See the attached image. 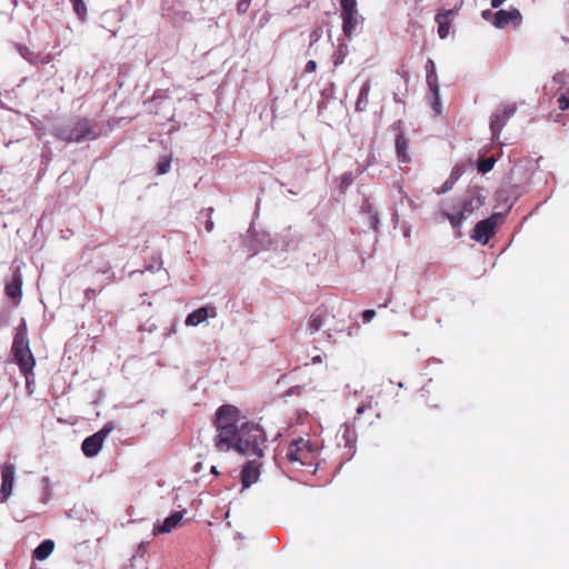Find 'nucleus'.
<instances>
[{"label": "nucleus", "instance_id": "nucleus-14", "mask_svg": "<svg viewBox=\"0 0 569 569\" xmlns=\"http://www.w3.org/2000/svg\"><path fill=\"white\" fill-rule=\"evenodd\" d=\"M216 316H217L216 307L204 306V307H201L188 315V317L186 319V326L196 327V326L202 323L203 321H206L209 317L213 318Z\"/></svg>", "mask_w": 569, "mask_h": 569}, {"label": "nucleus", "instance_id": "nucleus-12", "mask_svg": "<svg viewBox=\"0 0 569 569\" xmlns=\"http://www.w3.org/2000/svg\"><path fill=\"white\" fill-rule=\"evenodd\" d=\"M552 81L560 84L557 89V103L559 109L565 111L569 108V76L565 73H557L553 76Z\"/></svg>", "mask_w": 569, "mask_h": 569}, {"label": "nucleus", "instance_id": "nucleus-38", "mask_svg": "<svg viewBox=\"0 0 569 569\" xmlns=\"http://www.w3.org/2000/svg\"><path fill=\"white\" fill-rule=\"evenodd\" d=\"M201 468H202V465H201L200 462H198V463L193 467V469H194V471H196V472H199V471L201 470Z\"/></svg>", "mask_w": 569, "mask_h": 569}, {"label": "nucleus", "instance_id": "nucleus-33", "mask_svg": "<svg viewBox=\"0 0 569 569\" xmlns=\"http://www.w3.org/2000/svg\"><path fill=\"white\" fill-rule=\"evenodd\" d=\"M481 16L487 21L492 22V20H495V12H492L491 10H483Z\"/></svg>", "mask_w": 569, "mask_h": 569}, {"label": "nucleus", "instance_id": "nucleus-8", "mask_svg": "<svg viewBox=\"0 0 569 569\" xmlns=\"http://www.w3.org/2000/svg\"><path fill=\"white\" fill-rule=\"evenodd\" d=\"M143 276V282L151 291H158L164 288L169 281V272L162 267V263L157 266H149L146 270L140 272Z\"/></svg>", "mask_w": 569, "mask_h": 569}, {"label": "nucleus", "instance_id": "nucleus-10", "mask_svg": "<svg viewBox=\"0 0 569 569\" xmlns=\"http://www.w3.org/2000/svg\"><path fill=\"white\" fill-rule=\"evenodd\" d=\"M516 113L515 104H506L501 110H498L491 116L490 120V131L492 134V140L497 141L499 139L500 132L507 121Z\"/></svg>", "mask_w": 569, "mask_h": 569}, {"label": "nucleus", "instance_id": "nucleus-26", "mask_svg": "<svg viewBox=\"0 0 569 569\" xmlns=\"http://www.w3.org/2000/svg\"><path fill=\"white\" fill-rule=\"evenodd\" d=\"M76 13L82 18L87 13V7L83 0H70Z\"/></svg>", "mask_w": 569, "mask_h": 569}, {"label": "nucleus", "instance_id": "nucleus-32", "mask_svg": "<svg viewBox=\"0 0 569 569\" xmlns=\"http://www.w3.org/2000/svg\"><path fill=\"white\" fill-rule=\"evenodd\" d=\"M317 70V62L315 60H310L307 62L305 71L306 72H315Z\"/></svg>", "mask_w": 569, "mask_h": 569}, {"label": "nucleus", "instance_id": "nucleus-35", "mask_svg": "<svg viewBox=\"0 0 569 569\" xmlns=\"http://www.w3.org/2000/svg\"><path fill=\"white\" fill-rule=\"evenodd\" d=\"M84 296L88 300H91L92 298L96 297V290L92 289V288H88L86 291H84Z\"/></svg>", "mask_w": 569, "mask_h": 569}, {"label": "nucleus", "instance_id": "nucleus-7", "mask_svg": "<svg viewBox=\"0 0 569 569\" xmlns=\"http://www.w3.org/2000/svg\"><path fill=\"white\" fill-rule=\"evenodd\" d=\"M114 422H107L98 432L87 437L81 446L82 452L86 457H94L101 450L102 445L109 433L114 430Z\"/></svg>", "mask_w": 569, "mask_h": 569}, {"label": "nucleus", "instance_id": "nucleus-16", "mask_svg": "<svg viewBox=\"0 0 569 569\" xmlns=\"http://www.w3.org/2000/svg\"><path fill=\"white\" fill-rule=\"evenodd\" d=\"M260 477V463L256 460L249 461L244 465L241 471V485L243 488H249L258 481Z\"/></svg>", "mask_w": 569, "mask_h": 569}, {"label": "nucleus", "instance_id": "nucleus-25", "mask_svg": "<svg viewBox=\"0 0 569 569\" xmlns=\"http://www.w3.org/2000/svg\"><path fill=\"white\" fill-rule=\"evenodd\" d=\"M495 163L496 160L492 157L480 159L478 162V170L482 173H487L492 170Z\"/></svg>", "mask_w": 569, "mask_h": 569}, {"label": "nucleus", "instance_id": "nucleus-3", "mask_svg": "<svg viewBox=\"0 0 569 569\" xmlns=\"http://www.w3.org/2000/svg\"><path fill=\"white\" fill-rule=\"evenodd\" d=\"M318 447L309 439H293L288 447L286 458L292 463L311 466L316 459Z\"/></svg>", "mask_w": 569, "mask_h": 569}, {"label": "nucleus", "instance_id": "nucleus-37", "mask_svg": "<svg viewBox=\"0 0 569 569\" xmlns=\"http://www.w3.org/2000/svg\"><path fill=\"white\" fill-rule=\"evenodd\" d=\"M321 361H322V359H321V356H319V355H317V356H315V357H312V358H311V362H312L313 365H316V363H320Z\"/></svg>", "mask_w": 569, "mask_h": 569}, {"label": "nucleus", "instance_id": "nucleus-21", "mask_svg": "<svg viewBox=\"0 0 569 569\" xmlns=\"http://www.w3.org/2000/svg\"><path fill=\"white\" fill-rule=\"evenodd\" d=\"M426 80L430 92L439 90L438 77L436 72V66L433 60L428 59L426 63Z\"/></svg>", "mask_w": 569, "mask_h": 569}, {"label": "nucleus", "instance_id": "nucleus-39", "mask_svg": "<svg viewBox=\"0 0 569 569\" xmlns=\"http://www.w3.org/2000/svg\"><path fill=\"white\" fill-rule=\"evenodd\" d=\"M341 62H342V59H341V57H340V56H338V57L335 59V64L337 66V64H339V63H341Z\"/></svg>", "mask_w": 569, "mask_h": 569}, {"label": "nucleus", "instance_id": "nucleus-30", "mask_svg": "<svg viewBox=\"0 0 569 569\" xmlns=\"http://www.w3.org/2000/svg\"><path fill=\"white\" fill-rule=\"evenodd\" d=\"M372 410V405L371 402H366V403H361L360 406H358L356 412H357V417L355 419H359L360 416L366 412V411H371Z\"/></svg>", "mask_w": 569, "mask_h": 569}, {"label": "nucleus", "instance_id": "nucleus-20", "mask_svg": "<svg viewBox=\"0 0 569 569\" xmlns=\"http://www.w3.org/2000/svg\"><path fill=\"white\" fill-rule=\"evenodd\" d=\"M455 9L442 10L435 18L436 22L438 23V34L441 39H445L449 33V18L455 13Z\"/></svg>", "mask_w": 569, "mask_h": 569}, {"label": "nucleus", "instance_id": "nucleus-29", "mask_svg": "<svg viewBox=\"0 0 569 569\" xmlns=\"http://www.w3.org/2000/svg\"><path fill=\"white\" fill-rule=\"evenodd\" d=\"M352 182H353V178H352L351 172H346L342 174V177H341V188L342 189L348 188L349 186L352 184Z\"/></svg>", "mask_w": 569, "mask_h": 569}, {"label": "nucleus", "instance_id": "nucleus-41", "mask_svg": "<svg viewBox=\"0 0 569 569\" xmlns=\"http://www.w3.org/2000/svg\"><path fill=\"white\" fill-rule=\"evenodd\" d=\"M211 228H212V222L208 223V224H207V227H206V229H207L208 231H210V230H211Z\"/></svg>", "mask_w": 569, "mask_h": 569}, {"label": "nucleus", "instance_id": "nucleus-24", "mask_svg": "<svg viewBox=\"0 0 569 569\" xmlns=\"http://www.w3.org/2000/svg\"><path fill=\"white\" fill-rule=\"evenodd\" d=\"M171 168V157L170 156H162L157 164V173L158 174H166L169 172Z\"/></svg>", "mask_w": 569, "mask_h": 569}, {"label": "nucleus", "instance_id": "nucleus-6", "mask_svg": "<svg viewBox=\"0 0 569 569\" xmlns=\"http://www.w3.org/2000/svg\"><path fill=\"white\" fill-rule=\"evenodd\" d=\"M501 220V213H493L489 218L479 221L473 228L471 238L482 244H487L496 234V229Z\"/></svg>", "mask_w": 569, "mask_h": 569}, {"label": "nucleus", "instance_id": "nucleus-23", "mask_svg": "<svg viewBox=\"0 0 569 569\" xmlns=\"http://www.w3.org/2000/svg\"><path fill=\"white\" fill-rule=\"evenodd\" d=\"M371 90L370 81H366L359 92L357 102H356V109L359 111H362L366 109L368 104L369 93Z\"/></svg>", "mask_w": 569, "mask_h": 569}, {"label": "nucleus", "instance_id": "nucleus-2", "mask_svg": "<svg viewBox=\"0 0 569 569\" xmlns=\"http://www.w3.org/2000/svg\"><path fill=\"white\" fill-rule=\"evenodd\" d=\"M11 352L16 363L24 376L32 373L36 366L34 357L30 349L28 329L24 320L16 328Z\"/></svg>", "mask_w": 569, "mask_h": 569}, {"label": "nucleus", "instance_id": "nucleus-18", "mask_svg": "<svg viewBox=\"0 0 569 569\" xmlns=\"http://www.w3.org/2000/svg\"><path fill=\"white\" fill-rule=\"evenodd\" d=\"M6 295L12 300H19L22 296V277L17 270L10 281L4 286Z\"/></svg>", "mask_w": 569, "mask_h": 569}, {"label": "nucleus", "instance_id": "nucleus-19", "mask_svg": "<svg viewBox=\"0 0 569 569\" xmlns=\"http://www.w3.org/2000/svg\"><path fill=\"white\" fill-rule=\"evenodd\" d=\"M330 313L328 312V309L325 307H319L315 310V312L311 315L308 329L310 333H315L319 331L323 325L327 322L328 317Z\"/></svg>", "mask_w": 569, "mask_h": 569}, {"label": "nucleus", "instance_id": "nucleus-28", "mask_svg": "<svg viewBox=\"0 0 569 569\" xmlns=\"http://www.w3.org/2000/svg\"><path fill=\"white\" fill-rule=\"evenodd\" d=\"M251 0H239L237 4V11L239 14H243L249 10Z\"/></svg>", "mask_w": 569, "mask_h": 569}, {"label": "nucleus", "instance_id": "nucleus-36", "mask_svg": "<svg viewBox=\"0 0 569 569\" xmlns=\"http://www.w3.org/2000/svg\"><path fill=\"white\" fill-rule=\"evenodd\" d=\"M506 0H491V7L493 9H497L499 7H501V4L505 2Z\"/></svg>", "mask_w": 569, "mask_h": 569}, {"label": "nucleus", "instance_id": "nucleus-1", "mask_svg": "<svg viewBox=\"0 0 569 569\" xmlns=\"http://www.w3.org/2000/svg\"><path fill=\"white\" fill-rule=\"evenodd\" d=\"M214 447L218 451L236 450L242 455L263 456L267 441L263 429L243 417L232 405L220 406L214 413Z\"/></svg>", "mask_w": 569, "mask_h": 569}, {"label": "nucleus", "instance_id": "nucleus-34", "mask_svg": "<svg viewBox=\"0 0 569 569\" xmlns=\"http://www.w3.org/2000/svg\"><path fill=\"white\" fill-rule=\"evenodd\" d=\"M453 186V182L451 180H447L442 187H441V190L439 191V193H442V192H447L449 191Z\"/></svg>", "mask_w": 569, "mask_h": 569}, {"label": "nucleus", "instance_id": "nucleus-5", "mask_svg": "<svg viewBox=\"0 0 569 569\" xmlns=\"http://www.w3.org/2000/svg\"><path fill=\"white\" fill-rule=\"evenodd\" d=\"M59 136L62 140L68 142H80L86 139H97L99 133L94 130V126H92L91 121L83 118L62 128Z\"/></svg>", "mask_w": 569, "mask_h": 569}, {"label": "nucleus", "instance_id": "nucleus-4", "mask_svg": "<svg viewBox=\"0 0 569 569\" xmlns=\"http://www.w3.org/2000/svg\"><path fill=\"white\" fill-rule=\"evenodd\" d=\"M482 206L483 198L479 193H472L460 200L456 212H446L445 216L453 228H459L471 213Z\"/></svg>", "mask_w": 569, "mask_h": 569}, {"label": "nucleus", "instance_id": "nucleus-40", "mask_svg": "<svg viewBox=\"0 0 569 569\" xmlns=\"http://www.w3.org/2000/svg\"><path fill=\"white\" fill-rule=\"evenodd\" d=\"M211 472H212L213 475H218V473H219V472H218V470H217V467H216V466H212V467H211Z\"/></svg>", "mask_w": 569, "mask_h": 569}, {"label": "nucleus", "instance_id": "nucleus-15", "mask_svg": "<svg viewBox=\"0 0 569 569\" xmlns=\"http://www.w3.org/2000/svg\"><path fill=\"white\" fill-rule=\"evenodd\" d=\"M183 519V512L182 511H174L169 517H167L162 523H157L153 527V533L160 535V533H169L177 527H179Z\"/></svg>", "mask_w": 569, "mask_h": 569}, {"label": "nucleus", "instance_id": "nucleus-17", "mask_svg": "<svg viewBox=\"0 0 569 569\" xmlns=\"http://www.w3.org/2000/svg\"><path fill=\"white\" fill-rule=\"evenodd\" d=\"M409 147L410 139L403 132H399L395 139V149L397 159L400 163L410 162L411 158L409 156Z\"/></svg>", "mask_w": 569, "mask_h": 569}, {"label": "nucleus", "instance_id": "nucleus-11", "mask_svg": "<svg viewBox=\"0 0 569 569\" xmlns=\"http://www.w3.org/2000/svg\"><path fill=\"white\" fill-rule=\"evenodd\" d=\"M521 22L522 16L516 8L495 12V20H492V24L498 29H503L508 26L519 27Z\"/></svg>", "mask_w": 569, "mask_h": 569}, {"label": "nucleus", "instance_id": "nucleus-9", "mask_svg": "<svg viewBox=\"0 0 569 569\" xmlns=\"http://www.w3.org/2000/svg\"><path fill=\"white\" fill-rule=\"evenodd\" d=\"M342 31L347 38H351L358 23L357 0H340Z\"/></svg>", "mask_w": 569, "mask_h": 569}, {"label": "nucleus", "instance_id": "nucleus-31", "mask_svg": "<svg viewBox=\"0 0 569 569\" xmlns=\"http://www.w3.org/2000/svg\"><path fill=\"white\" fill-rule=\"evenodd\" d=\"M376 316V311L372 309H368L362 313V319L365 322L371 321Z\"/></svg>", "mask_w": 569, "mask_h": 569}, {"label": "nucleus", "instance_id": "nucleus-22", "mask_svg": "<svg viewBox=\"0 0 569 569\" xmlns=\"http://www.w3.org/2000/svg\"><path fill=\"white\" fill-rule=\"evenodd\" d=\"M53 549L54 542L46 539L33 550L32 557L37 560H44L52 553Z\"/></svg>", "mask_w": 569, "mask_h": 569}, {"label": "nucleus", "instance_id": "nucleus-13", "mask_svg": "<svg viewBox=\"0 0 569 569\" xmlns=\"http://www.w3.org/2000/svg\"><path fill=\"white\" fill-rule=\"evenodd\" d=\"M16 469L13 465H4L1 469L0 500L4 502L12 493Z\"/></svg>", "mask_w": 569, "mask_h": 569}, {"label": "nucleus", "instance_id": "nucleus-27", "mask_svg": "<svg viewBox=\"0 0 569 569\" xmlns=\"http://www.w3.org/2000/svg\"><path fill=\"white\" fill-rule=\"evenodd\" d=\"M431 94H432V100H431L432 109L435 110V112L437 114H439L441 112L439 90H437L436 92H431Z\"/></svg>", "mask_w": 569, "mask_h": 569}]
</instances>
